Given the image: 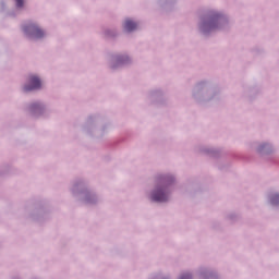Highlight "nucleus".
Returning a JSON list of instances; mask_svg holds the SVG:
<instances>
[{
	"label": "nucleus",
	"mask_w": 279,
	"mask_h": 279,
	"mask_svg": "<svg viewBox=\"0 0 279 279\" xmlns=\"http://www.w3.org/2000/svg\"><path fill=\"white\" fill-rule=\"evenodd\" d=\"M208 27H209V29H215V24H214V22H210V23L208 24Z\"/></svg>",
	"instance_id": "obj_8"
},
{
	"label": "nucleus",
	"mask_w": 279,
	"mask_h": 279,
	"mask_svg": "<svg viewBox=\"0 0 279 279\" xmlns=\"http://www.w3.org/2000/svg\"><path fill=\"white\" fill-rule=\"evenodd\" d=\"M37 108H39V105H33V106H32V109H33V110H36Z\"/></svg>",
	"instance_id": "obj_9"
},
{
	"label": "nucleus",
	"mask_w": 279,
	"mask_h": 279,
	"mask_svg": "<svg viewBox=\"0 0 279 279\" xmlns=\"http://www.w3.org/2000/svg\"><path fill=\"white\" fill-rule=\"evenodd\" d=\"M180 279H192L190 274L181 276Z\"/></svg>",
	"instance_id": "obj_7"
},
{
	"label": "nucleus",
	"mask_w": 279,
	"mask_h": 279,
	"mask_svg": "<svg viewBox=\"0 0 279 279\" xmlns=\"http://www.w3.org/2000/svg\"><path fill=\"white\" fill-rule=\"evenodd\" d=\"M29 84L31 85L24 86L25 93H29V90H38V88H40L41 86L40 78L35 75H32L29 77Z\"/></svg>",
	"instance_id": "obj_2"
},
{
	"label": "nucleus",
	"mask_w": 279,
	"mask_h": 279,
	"mask_svg": "<svg viewBox=\"0 0 279 279\" xmlns=\"http://www.w3.org/2000/svg\"><path fill=\"white\" fill-rule=\"evenodd\" d=\"M24 32L29 34L33 38H43V36H45V32H43L36 24L25 26Z\"/></svg>",
	"instance_id": "obj_1"
},
{
	"label": "nucleus",
	"mask_w": 279,
	"mask_h": 279,
	"mask_svg": "<svg viewBox=\"0 0 279 279\" xmlns=\"http://www.w3.org/2000/svg\"><path fill=\"white\" fill-rule=\"evenodd\" d=\"M17 8H23V0H15Z\"/></svg>",
	"instance_id": "obj_6"
},
{
	"label": "nucleus",
	"mask_w": 279,
	"mask_h": 279,
	"mask_svg": "<svg viewBox=\"0 0 279 279\" xmlns=\"http://www.w3.org/2000/svg\"><path fill=\"white\" fill-rule=\"evenodd\" d=\"M279 203V194H276L275 196H272L271 198V204H278Z\"/></svg>",
	"instance_id": "obj_5"
},
{
	"label": "nucleus",
	"mask_w": 279,
	"mask_h": 279,
	"mask_svg": "<svg viewBox=\"0 0 279 279\" xmlns=\"http://www.w3.org/2000/svg\"><path fill=\"white\" fill-rule=\"evenodd\" d=\"M137 25L135 22H132V20H125L124 22V29L125 32H134L136 29Z\"/></svg>",
	"instance_id": "obj_4"
},
{
	"label": "nucleus",
	"mask_w": 279,
	"mask_h": 279,
	"mask_svg": "<svg viewBox=\"0 0 279 279\" xmlns=\"http://www.w3.org/2000/svg\"><path fill=\"white\" fill-rule=\"evenodd\" d=\"M151 199H153V202H167L168 196H167V194H165V192L162 190H158L153 193Z\"/></svg>",
	"instance_id": "obj_3"
}]
</instances>
